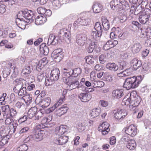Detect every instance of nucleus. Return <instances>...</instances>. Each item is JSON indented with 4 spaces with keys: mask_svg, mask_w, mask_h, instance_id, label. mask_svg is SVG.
Segmentation results:
<instances>
[{
    "mask_svg": "<svg viewBox=\"0 0 151 151\" xmlns=\"http://www.w3.org/2000/svg\"><path fill=\"white\" fill-rule=\"evenodd\" d=\"M135 9V8H134V6H133L131 7V9L129 12V14L130 15H129V16L128 17V19L129 20L132 19V17H133L134 16V10Z\"/></svg>",
    "mask_w": 151,
    "mask_h": 151,
    "instance_id": "bf43d9fd",
    "label": "nucleus"
},
{
    "mask_svg": "<svg viewBox=\"0 0 151 151\" xmlns=\"http://www.w3.org/2000/svg\"><path fill=\"white\" fill-rule=\"evenodd\" d=\"M6 6L4 4L0 5V14L4 13L6 12Z\"/></svg>",
    "mask_w": 151,
    "mask_h": 151,
    "instance_id": "774afa93",
    "label": "nucleus"
},
{
    "mask_svg": "<svg viewBox=\"0 0 151 151\" xmlns=\"http://www.w3.org/2000/svg\"><path fill=\"white\" fill-rule=\"evenodd\" d=\"M72 83L71 84H69V86L71 89H74L77 88L79 91H83L86 92L87 89L88 88L83 86L79 84V82L76 79H73Z\"/></svg>",
    "mask_w": 151,
    "mask_h": 151,
    "instance_id": "423d86ee",
    "label": "nucleus"
},
{
    "mask_svg": "<svg viewBox=\"0 0 151 151\" xmlns=\"http://www.w3.org/2000/svg\"><path fill=\"white\" fill-rule=\"evenodd\" d=\"M28 149V146L25 144L21 145L17 148V150L19 151H26Z\"/></svg>",
    "mask_w": 151,
    "mask_h": 151,
    "instance_id": "a18cd8bd",
    "label": "nucleus"
},
{
    "mask_svg": "<svg viewBox=\"0 0 151 151\" xmlns=\"http://www.w3.org/2000/svg\"><path fill=\"white\" fill-rule=\"evenodd\" d=\"M46 9L42 7H38L37 9L38 13L44 15L45 13V11Z\"/></svg>",
    "mask_w": 151,
    "mask_h": 151,
    "instance_id": "052dcab7",
    "label": "nucleus"
},
{
    "mask_svg": "<svg viewBox=\"0 0 151 151\" xmlns=\"http://www.w3.org/2000/svg\"><path fill=\"white\" fill-rule=\"evenodd\" d=\"M81 18H78L74 22L73 25L75 27H76L80 25H81Z\"/></svg>",
    "mask_w": 151,
    "mask_h": 151,
    "instance_id": "69168bd1",
    "label": "nucleus"
},
{
    "mask_svg": "<svg viewBox=\"0 0 151 151\" xmlns=\"http://www.w3.org/2000/svg\"><path fill=\"white\" fill-rule=\"evenodd\" d=\"M63 70L64 71H63V81L64 83L69 86V84L67 83V82L68 83V79L72 76L73 73V70L70 68H64Z\"/></svg>",
    "mask_w": 151,
    "mask_h": 151,
    "instance_id": "6e6552de",
    "label": "nucleus"
},
{
    "mask_svg": "<svg viewBox=\"0 0 151 151\" xmlns=\"http://www.w3.org/2000/svg\"><path fill=\"white\" fill-rule=\"evenodd\" d=\"M109 124L107 122H104L101 124L99 127L100 129H109Z\"/></svg>",
    "mask_w": 151,
    "mask_h": 151,
    "instance_id": "3c124183",
    "label": "nucleus"
},
{
    "mask_svg": "<svg viewBox=\"0 0 151 151\" xmlns=\"http://www.w3.org/2000/svg\"><path fill=\"white\" fill-rule=\"evenodd\" d=\"M106 67L107 69L114 71H116L119 69L118 65L114 63H108L106 64Z\"/></svg>",
    "mask_w": 151,
    "mask_h": 151,
    "instance_id": "c756f323",
    "label": "nucleus"
},
{
    "mask_svg": "<svg viewBox=\"0 0 151 151\" xmlns=\"http://www.w3.org/2000/svg\"><path fill=\"white\" fill-rule=\"evenodd\" d=\"M22 79L20 78L19 79H17L14 81L15 86L13 88V91L15 93L18 94L22 84Z\"/></svg>",
    "mask_w": 151,
    "mask_h": 151,
    "instance_id": "6ab92c4d",
    "label": "nucleus"
},
{
    "mask_svg": "<svg viewBox=\"0 0 151 151\" xmlns=\"http://www.w3.org/2000/svg\"><path fill=\"white\" fill-rule=\"evenodd\" d=\"M45 132L40 131L39 130H33L32 134L28 136L24 140V143L35 140L37 141L42 140L45 135Z\"/></svg>",
    "mask_w": 151,
    "mask_h": 151,
    "instance_id": "20e7f679",
    "label": "nucleus"
},
{
    "mask_svg": "<svg viewBox=\"0 0 151 151\" xmlns=\"http://www.w3.org/2000/svg\"><path fill=\"white\" fill-rule=\"evenodd\" d=\"M3 116L4 117L6 118L5 122V124L7 125H11L12 124L13 122V119L8 117V114H6V115H3Z\"/></svg>",
    "mask_w": 151,
    "mask_h": 151,
    "instance_id": "79ce46f5",
    "label": "nucleus"
},
{
    "mask_svg": "<svg viewBox=\"0 0 151 151\" xmlns=\"http://www.w3.org/2000/svg\"><path fill=\"white\" fill-rule=\"evenodd\" d=\"M111 7L114 10L119 12L120 22L123 23L127 18L125 15V12L129 9L127 2L124 0H114L110 2Z\"/></svg>",
    "mask_w": 151,
    "mask_h": 151,
    "instance_id": "f257e3e1",
    "label": "nucleus"
},
{
    "mask_svg": "<svg viewBox=\"0 0 151 151\" xmlns=\"http://www.w3.org/2000/svg\"><path fill=\"white\" fill-rule=\"evenodd\" d=\"M27 105H29L32 102V97L29 94H27L23 97L22 99Z\"/></svg>",
    "mask_w": 151,
    "mask_h": 151,
    "instance_id": "ea45409f",
    "label": "nucleus"
},
{
    "mask_svg": "<svg viewBox=\"0 0 151 151\" xmlns=\"http://www.w3.org/2000/svg\"><path fill=\"white\" fill-rule=\"evenodd\" d=\"M10 115L12 117L15 116L17 114V112L15 109L13 108L10 109L9 110Z\"/></svg>",
    "mask_w": 151,
    "mask_h": 151,
    "instance_id": "680f3d73",
    "label": "nucleus"
},
{
    "mask_svg": "<svg viewBox=\"0 0 151 151\" xmlns=\"http://www.w3.org/2000/svg\"><path fill=\"white\" fill-rule=\"evenodd\" d=\"M111 48L114 47L118 43V41L116 40H111L108 41Z\"/></svg>",
    "mask_w": 151,
    "mask_h": 151,
    "instance_id": "4d7b16f0",
    "label": "nucleus"
},
{
    "mask_svg": "<svg viewBox=\"0 0 151 151\" xmlns=\"http://www.w3.org/2000/svg\"><path fill=\"white\" fill-rule=\"evenodd\" d=\"M127 66V63L125 61H123L120 62L119 68V70H122L125 68Z\"/></svg>",
    "mask_w": 151,
    "mask_h": 151,
    "instance_id": "e2e57ef3",
    "label": "nucleus"
},
{
    "mask_svg": "<svg viewBox=\"0 0 151 151\" xmlns=\"http://www.w3.org/2000/svg\"><path fill=\"white\" fill-rule=\"evenodd\" d=\"M22 87V86L18 94V96L22 97V99L23 98V97L24 96L27 94L26 87Z\"/></svg>",
    "mask_w": 151,
    "mask_h": 151,
    "instance_id": "72a5a7b5",
    "label": "nucleus"
},
{
    "mask_svg": "<svg viewBox=\"0 0 151 151\" xmlns=\"http://www.w3.org/2000/svg\"><path fill=\"white\" fill-rule=\"evenodd\" d=\"M68 108L67 104L62 105L60 108L57 109L56 110V114L59 116H61L66 113L68 110Z\"/></svg>",
    "mask_w": 151,
    "mask_h": 151,
    "instance_id": "5701e85b",
    "label": "nucleus"
},
{
    "mask_svg": "<svg viewBox=\"0 0 151 151\" xmlns=\"http://www.w3.org/2000/svg\"><path fill=\"white\" fill-rule=\"evenodd\" d=\"M143 9L141 6L139 5L135 9L134 15H137L139 13L140 14Z\"/></svg>",
    "mask_w": 151,
    "mask_h": 151,
    "instance_id": "864d4df0",
    "label": "nucleus"
},
{
    "mask_svg": "<svg viewBox=\"0 0 151 151\" xmlns=\"http://www.w3.org/2000/svg\"><path fill=\"white\" fill-rule=\"evenodd\" d=\"M100 36L98 35V33L95 31H92L91 33V39L93 40H96L97 37H99Z\"/></svg>",
    "mask_w": 151,
    "mask_h": 151,
    "instance_id": "338daca9",
    "label": "nucleus"
},
{
    "mask_svg": "<svg viewBox=\"0 0 151 151\" xmlns=\"http://www.w3.org/2000/svg\"><path fill=\"white\" fill-rule=\"evenodd\" d=\"M132 94H131L129 98H128L127 100H125V99H124L123 100V101L122 102V104L123 105H128L129 104L130 105L131 104V99Z\"/></svg>",
    "mask_w": 151,
    "mask_h": 151,
    "instance_id": "49530a36",
    "label": "nucleus"
},
{
    "mask_svg": "<svg viewBox=\"0 0 151 151\" xmlns=\"http://www.w3.org/2000/svg\"><path fill=\"white\" fill-rule=\"evenodd\" d=\"M86 62L88 64H93L94 63V59L93 58L92 56H87L85 57Z\"/></svg>",
    "mask_w": 151,
    "mask_h": 151,
    "instance_id": "c03bdc74",
    "label": "nucleus"
},
{
    "mask_svg": "<svg viewBox=\"0 0 151 151\" xmlns=\"http://www.w3.org/2000/svg\"><path fill=\"white\" fill-rule=\"evenodd\" d=\"M124 95V91L122 89L114 90L112 91V97L116 99H119Z\"/></svg>",
    "mask_w": 151,
    "mask_h": 151,
    "instance_id": "412c9836",
    "label": "nucleus"
},
{
    "mask_svg": "<svg viewBox=\"0 0 151 151\" xmlns=\"http://www.w3.org/2000/svg\"><path fill=\"white\" fill-rule=\"evenodd\" d=\"M95 43L94 41H91L89 45L87 48V51L89 53H92L95 47Z\"/></svg>",
    "mask_w": 151,
    "mask_h": 151,
    "instance_id": "e433bc0d",
    "label": "nucleus"
},
{
    "mask_svg": "<svg viewBox=\"0 0 151 151\" xmlns=\"http://www.w3.org/2000/svg\"><path fill=\"white\" fill-rule=\"evenodd\" d=\"M16 23L18 26L21 29H23L25 25V24H24V22L20 20L19 19H17Z\"/></svg>",
    "mask_w": 151,
    "mask_h": 151,
    "instance_id": "8fccbe9b",
    "label": "nucleus"
},
{
    "mask_svg": "<svg viewBox=\"0 0 151 151\" xmlns=\"http://www.w3.org/2000/svg\"><path fill=\"white\" fill-rule=\"evenodd\" d=\"M35 102L37 104H39L42 109H44L48 107L50 105L51 99L49 97L45 98L42 101H38V98H37Z\"/></svg>",
    "mask_w": 151,
    "mask_h": 151,
    "instance_id": "f8f14e48",
    "label": "nucleus"
},
{
    "mask_svg": "<svg viewBox=\"0 0 151 151\" xmlns=\"http://www.w3.org/2000/svg\"><path fill=\"white\" fill-rule=\"evenodd\" d=\"M7 135L3 136L0 138V144L2 146L8 143L9 139Z\"/></svg>",
    "mask_w": 151,
    "mask_h": 151,
    "instance_id": "f704fd0d",
    "label": "nucleus"
},
{
    "mask_svg": "<svg viewBox=\"0 0 151 151\" xmlns=\"http://www.w3.org/2000/svg\"><path fill=\"white\" fill-rule=\"evenodd\" d=\"M10 70L8 68H6L3 70V77L4 78H6L10 74Z\"/></svg>",
    "mask_w": 151,
    "mask_h": 151,
    "instance_id": "13d9d810",
    "label": "nucleus"
},
{
    "mask_svg": "<svg viewBox=\"0 0 151 151\" xmlns=\"http://www.w3.org/2000/svg\"><path fill=\"white\" fill-rule=\"evenodd\" d=\"M58 38L53 34H50L48 39L47 45H55L58 43Z\"/></svg>",
    "mask_w": 151,
    "mask_h": 151,
    "instance_id": "aec40b11",
    "label": "nucleus"
},
{
    "mask_svg": "<svg viewBox=\"0 0 151 151\" xmlns=\"http://www.w3.org/2000/svg\"><path fill=\"white\" fill-rule=\"evenodd\" d=\"M63 54L60 48L57 49L52 52L51 56L55 62H59L60 61L63 57Z\"/></svg>",
    "mask_w": 151,
    "mask_h": 151,
    "instance_id": "0eeeda50",
    "label": "nucleus"
},
{
    "mask_svg": "<svg viewBox=\"0 0 151 151\" xmlns=\"http://www.w3.org/2000/svg\"><path fill=\"white\" fill-rule=\"evenodd\" d=\"M92 84H93V86L94 88H99L104 86V83L102 81H95Z\"/></svg>",
    "mask_w": 151,
    "mask_h": 151,
    "instance_id": "58836bf2",
    "label": "nucleus"
},
{
    "mask_svg": "<svg viewBox=\"0 0 151 151\" xmlns=\"http://www.w3.org/2000/svg\"><path fill=\"white\" fill-rule=\"evenodd\" d=\"M40 51L45 55H47L49 52V49L45 44H42L40 46Z\"/></svg>",
    "mask_w": 151,
    "mask_h": 151,
    "instance_id": "7c9ffc66",
    "label": "nucleus"
},
{
    "mask_svg": "<svg viewBox=\"0 0 151 151\" xmlns=\"http://www.w3.org/2000/svg\"><path fill=\"white\" fill-rule=\"evenodd\" d=\"M66 126L60 125V127H57L55 130V133L58 136L63 135L66 131Z\"/></svg>",
    "mask_w": 151,
    "mask_h": 151,
    "instance_id": "4be33fe9",
    "label": "nucleus"
},
{
    "mask_svg": "<svg viewBox=\"0 0 151 151\" xmlns=\"http://www.w3.org/2000/svg\"><path fill=\"white\" fill-rule=\"evenodd\" d=\"M103 8L101 4L99 3L94 4L92 6V9L93 12L95 13L100 12Z\"/></svg>",
    "mask_w": 151,
    "mask_h": 151,
    "instance_id": "c85d7f7f",
    "label": "nucleus"
},
{
    "mask_svg": "<svg viewBox=\"0 0 151 151\" xmlns=\"http://www.w3.org/2000/svg\"><path fill=\"white\" fill-rule=\"evenodd\" d=\"M45 124L44 123L43 124L41 123L40 124L38 125L35 127L34 129L37 130H39L40 131L45 132L44 131L42 130V129H43L45 127Z\"/></svg>",
    "mask_w": 151,
    "mask_h": 151,
    "instance_id": "09e8293b",
    "label": "nucleus"
},
{
    "mask_svg": "<svg viewBox=\"0 0 151 151\" xmlns=\"http://www.w3.org/2000/svg\"><path fill=\"white\" fill-rule=\"evenodd\" d=\"M141 81L136 76L128 78L125 81L123 86L127 90L134 88L138 86Z\"/></svg>",
    "mask_w": 151,
    "mask_h": 151,
    "instance_id": "f03ea898",
    "label": "nucleus"
},
{
    "mask_svg": "<svg viewBox=\"0 0 151 151\" xmlns=\"http://www.w3.org/2000/svg\"><path fill=\"white\" fill-rule=\"evenodd\" d=\"M104 76V78L107 81L111 82L113 80V76L111 74L107 73H105Z\"/></svg>",
    "mask_w": 151,
    "mask_h": 151,
    "instance_id": "5fc2aeb1",
    "label": "nucleus"
},
{
    "mask_svg": "<svg viewBox=\"0 0 151 151\" xmlns=\"http://www.w3.org/2000/svg\"><path fill=\"white\" fill-rule=\"evenodd\" d=\"M127 114V112L122 109H118L114 114V117L118 120H122Z\"/></svg>",
    "mask_w": 151,
    "mask_h": 151,
    "instance_id": "4468645a",
    "label": "nucleus"
},
{
    "mask_svg": "<svg viewBox=\"0 0 151 151\" xmlns=\"http://www.w3.org/2000/svg\"><path fill=\"white\" fill-rule=\"evenodd\" d=\"M94 28L97 32L98 35L101 36L103 32V29L100 23L99 22H96L94 25Z\"/></svg>",
    "mask_w": 151,
    "mask_h": 151,
    "instance_id": "bb28decb",
    "label": "nucleus"
},
{
    "mask_svg": "<svg viewBox=\"0 0 151 151\" xmlns=\"http://www.w3.org/2000/svg\"><path fill=\"white\" fill-rule=\"evenodd\" d=\"M61 104L59 103V101H58V102L55 104L53 106L49 108L48 109V111L49 113L52 112L56 108L58 107Z\"/></svg>",
    "mask_w": 151,
    "mask_h": 151,
    "instance_id": "6e6d98bb",
    "label": "nucleus"
},
{
    "mask_svg": "<svg viewBox=\"0 0 151 151\" xmlns=\"http://www.w3.org/2000/svg\"><path fill=\"white\" fill-rule=\"evenodd\" d=\"M102 25L105 30H107L110 28L109 23L106 18L104 17L102 18Z\"/></svg>",
    "mask_w": 151,
    "mask_h": 151,
    "instance_id": "cd10ccee",
    "label": "nucleus"
},
{
    "mask_svg": "<svg viewBox=\"0 0 151 151\" xmlns=\"http://www.w3.org/2000/svg\"><path fill=\"white\" fill-rule=\"evenodd\" d=\"M131 64L133 66L134 70H136L139 68L143 69H145L143 66H142L141 62L136 59L134 58L132 60L131 62Z\"/></svg>",
    "mask_w": 151,
    "mask_h": 151,
    "instance_id": "f3484780",
    "label": "nucleus"
},
{
    "mask_svg": "<svg viewBox=\"0 0 151 151\" xmlns=\"http://www.w3.org/2000/svg\"><path fill=\"white\" fill-rule=\"evenodd\" d=\"M78 98L82 102H86L91 99V96L88 93H81L79 94Z\"/></svg>",
    "mask_w": 151,
    "mask_h": 151,
    "instance_id": "a211bd4d",
    "label": "nucleus"
},
{
    "mask_svg": "<svg viewBox=\"0 0 151 151\" xmlns=\"http://www.w3.org/2000/svg\"><path fill=\"white\" fill-rule=\"evenodd\" d=\"M60 71L58 68L53 69L52 70L50 77L45 78V84L46 86H49L52 84L53 83L57 81L60 76Z\"/></svg>",
    "mask_w": 151,
    "mask_h": 151,
    "instance_id": "7ed1b4c3",
    "label": "nucleus"
},
{
    "mask_svg": "<svg viewBox=\"0 0 151 151\" xmlns=\"http://www.w3.org/2000/svg\"><path fill=\"white\" fill-rule=\"evenodd\" d=\"M47 19L42 16H37L35 18V23L37 25L42 24L46 22Z\"/></svg>",
    "mask_w": 151,
    "mask_h": 151,
    "instance_id": "a878e982",
    "label": "nucleus"
},
{
    "mask_svg": "<svg viewBox=\"0 0 151 151\" xmlns=\"http://www.w3.org/2000/svg\"><path fill=\"white\" fill-rule=\"evenodd\" d=\"M137 127L133 124H131L124 129L125 132L132 136H134L137 133Z\"/></svg>",
    "mask_w": 151,
    "mask_h": 151,
    "instance_id": "9d476101",
    "label": "nucleus"
},
{
    "mask_svg": "<svg viewBox=\"0 0 151 151\" xmlns=\"http://www.w3.org/2000/svg\"><path fill=\"white\" fill-rule=\"evenodd\" d=\"M20 13L21 14L22 16L26 19L29 20V21L31 20V22L33 21V13L30 10L25 9L20 11Z\"/></svg>",
    "mask_w": 151,
    "mask_h": 151,
    "instance_id": "2eb2a0df",
    "label": "nucleus"
},
{
    "mask_svg": "<svg viewBox=\"0 0 151 151\" xmlns=\"http://www.w3.org/2000/svg\"><path fill=\"white\" fill-rule=\"evenodd\" d=\"M73 73L72 77H71L68 80L67 83L68 84H71L72 83L73 79H76L78 81V79L77 78L78 76L81 73V70L79 68H77L73 70Z\"/></svg>",
    "mask_w": 151,
    "mask_h": 151,
    "instance_id": "dca6fc26",
    "label": "nucleus"
},
{
    "mask_svg": "<svg viewBox=\"0 0 151 151\" xmlns=\"http://www.w3.org/2000/svg\"><path fill=\"white\" fill-rule=\"evenodd\" d=\"M1 109L2 111V112H4V115H6L8 114V112L9 111L10 108L9 106L8 105L3 106L1 107Z\"/></svg>",
    "mask_w": 151,
    "mask_h": 151,
    "instance_id": "a19ab883",
    "label": "nucleus"
},
{
    "mask_svg": "<svg viewBox=\"0 0 151 151\" xmlns=\"http://www.w3.org/2000/svg\"><path fill=\"white\" fill-rule=\"evenodd\" d=\"M81 25L87 26L89 25L91 23V20L90 19L87 17L85 18L82 17L81 18Z\"/></svg>",
    "mask_w": 151,
    "mask_h": 151,
    "instance_id": "4c0bfd02",
    "label": "nucleus"
},
{
    "mask_svg": "<svg viewBox=\"0 0 151 151\" xmlns=\"http://www.w3.org/2000/svg\"><path fill=\"white\" fill-rule=\"evenodd\" d=\"M46 75V73L44 72L39 73L37 75L38 79L40 81H41Z\"/></svg>",
    "mask_w": 151,
    "mask_h": 151,
    "instance_id": "603ef678",
    "label": "nucleus"
},
{
    "mask_svg": "<svg viewBox=\"0 0 151 151\" xmlns=\"http://www.w3.org/2000/svg\"><path fill=\"white\" fill-rule=\"evenodd\" d=\"M151 15V11L148 8L145 9L139 14V19L141 23L145 24L149 20V18Z\"/></svg>",
    "mask_w": 151,
    "mask_h": 151,
    "instance_id": "39448f33",
    "label": "nucleus"
},
{
    "mask_svg": "<svg viewBox=\"0 0 151 151\" xmlns=\"http://www.w3.org/2000/svg\"><path fill=\"white\" fill-rule=\"evenodd\" d=\"M68 138L67 136H58L56 135L53 140V142L56 144L62 145L66 143Z\"/></svg>",
    "mask_w": 151,
    "mask_h": 151,
    "instance_id": "9b49d317",
    "label": "nucleus"
},
{
    "mask_svg": "<svg viewBox=\"0 0 151 151\" xmlns=\"http://www.w3.org/2000/svg\"><path fill=\"white\" fill-rule=\"evenodd\" d=\"M32 67L30 66H26L22 70L21 73L23 75L29 74L32 70Z\"/></svg>",
    "mask_w": 151,
    "mask_h": 151,
    "instance_id": "473e14b6",
    "label": "nucleus"
},
{
    "mask_svg": "<svg viewBox=\"0 0 151 151\" xmlns=\"http://www.w3.org/2000/svg\"><path fill=\"white\" fill-rule=\"evenodd\" d=\"M37 108L35 106L32 107L28 111V117L31 119L34 116L37 112Z\"/></svg>",
    "mask_w": 151,
    "mask_h": 151,
    "instance_id": "393cba45",
    "label": "nucleus"
},
{
    "mask_svg": "<svg viewBox=\"0 0 151 151\" xmlns=\"http://www.w3.org/2000/svg\"><path fill=\"white\" fill-rule=\"evenodd\" d=\"M141 101V99L139 96H137L135 99L131 101V104L129 105V107L132 111L136 113L138 111L137 107L139 105Z\"/></svg>",
    "mask_w": 151,
    "mask_h": 151,
    "instance_id": "ddd939ff",
    "label": "nucleus"
},
{
    "mask_svg": "<svg viewBox=\"0 0 151 151\" xmlns=\"http://www.w3.org/2000/svg\"><path fill=\"white\" fill-rule=\"evenodd\" d=\"M136 146V143L135 140L133 139H130V141L126 145L127 148L131 150L134 149Z\"/></svg>",
    "mask_w": 151,
    "mask_h": 151,
    "instance_id": "2f4dec72",
    "label": "nucleus"
},
{
    "mask_svg": "<svg viewBox=\"0 0 151 151\" xmlns=\"http://www.w3.org/2000/svg\"><path fill=\"white\" fill-rule=\"evenodd\" d=\"M67 90L66 89H65L63 92L62 96L61 97L58 101H59V103L62 104L63 101L65 100V96L67 93Z\"/></svg>",
    "mask_w": 151,
    "mask_h": 151,
    "instance_id": "de8ad7c7",
    "label": "nucleus"
},
{
    "mask_svg": "<svg viewBox=\"0 0 151 151\" xmlns=\"http://www.w3.org/2000/svg\"><path fill=\"white\" fill-rule=\"evenodd\" d=\"M148 0H142L141 4H139V5L141 6L142 8L144 9L145 8H146L148 4ZM145 9H146V8Z\"/></svg>",
    "mask_w": 151,
    "mask_h": 151,
    "instance_id": "0e129e2a",
    "label": "nucleus"
},
{
    "mask_svg": "<svg viewBox=\"0 0 151 151\" xmlns=\"http://www.w3.org/2000/svg\"><path fill=\"white\" fill-rule=\"evenodd\" d=\"M52 2L54 9H56L61 6V4L59 0H54Z\"/></svg>",
    "mask_w": 151,
    "mask_h": 151,
    "instance_id": "37998d69",
    "label": "nucleus"
},
{
    "mask_svg": "<svg viewBox=\"0 0 151 151\" xmlns=\"http://www.w3.org/2000/svg\"><path fill=\"white\" fill-rule=\"evenodd\" d=\"M142 46L139 43L134 44L131 47V50L134 54L139 52L142 48Z\"/></svg>",
    "mask_w": 151,
    "mask_h": 151,
    "instance_id": "b1692460",
    "label": "nucleus"
},
{
    "mask_svg": "<svg viewBox=\"0 0 151 151\" xmlns=\"http://www.w3.org/2000/svg\"><path fill=\"white\" fill-rule=\"evenodd\" d=\"M87 39V36L85 33H80L77 35L76 41L79 45L83 46L85 44Z\"/></svg>",
    "mask_w": 151,
    "mask_h": 151,
    "instance_id": "1a4fd4ad",
    "label": "nucleus"
},
{
    "mask_svg": "<svg viewBox=\"0 0 151 151\" xmlns=\"http://www.w3.org/2000/svg\"><path fill=\"white\" fill-rule=\"evenodd\" d=\"M100 111V110L97 108L93 109L90 114V116L93 118L96 117L99 115Z\"/></svg>",
    "mask_w": 151,
    "mask_h": 151,
    "instance_id": "c9c22d12",
    "label": "nucleus"
}]
</instances>
